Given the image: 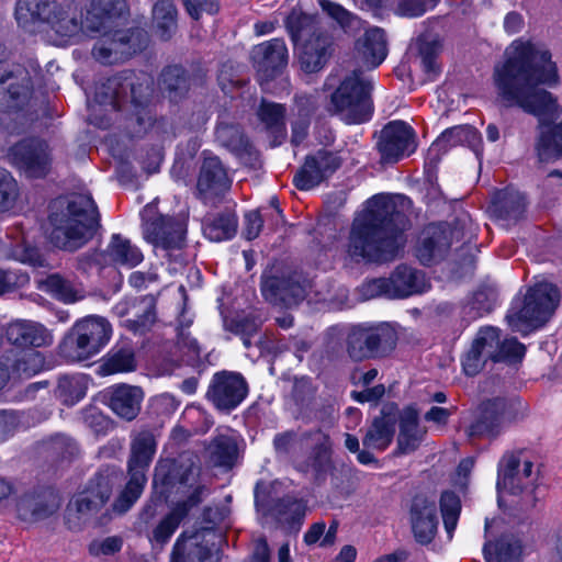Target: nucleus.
<instances>
[{
	"label": "nucleus",
	"mask_w": 562,
	"mask_h": 562,
	"mask_svg": "<svg viewBox=\"0 0 562 562\" xmlns=\"http://www.w3.org/2000/svg\"><path fill=\"white\" fill-rule=\"evenodd\" d=\"M558 69L551 54L530 42L514 41L504 60L494 66L493 82L498 99L506 106H518L538 119L536 151L541 161L562 158V106L541 85L554 86Z\"/></svg>",
	"instance_id": "f257e3e1"
},
{
	"label": "nucleus",
	"mask_w": 562,
	"mask_h": 562,
	"mask_svg": "<svg viewBox=\"0 0 562 562\" xmlns=\"http://www.w3.org/2000/svg\"><path fill=\"white\" fill-rule=\"evenodd\" d=\"M412 201L402 194H376L353 218L347 245L348 255L359 261L393 260L404 247Z\"/></svg>",
	"instance_id": "f03ea898"
},
{
	"label": "nucleus",
	"mask_w": 562,
	"mask_h": 562,
	"mask_svg": "<svg viewBox=\"0 0 562 562\" xmlns=\"http://www.w3.org/2000/svg\"><path fill=\"white\" fill-rule=\"evenodd\" d=\"M151 86V78L130 71L108 78L95 88L94 102L90 106L91 123L106 128L112 121L110 114L117 113L130 102L134 111L127 119V132L134 137L144 135L153 125V115L146 108Z\"/></svg>",
	"instance_id": "7ed1b4c3"
},
{
	"label": "nucleus",
	"mask_w": 562,
	"mask_h": 562,
	"mask_svg": "<svg viewBox=\"0 0 562 562\" xmlns=\"http://www.w3.org/2000/svg\"><path fill=\"white\" fill-rule=\"evenodd\" d=\"M50 241L58 248L75 251L87 244L99 227L98 207L89 194H71L50 205Z\"/></svg>",
	"instance_id": "20e7f679"
},
{
	"label": "nucleus",
	"mask_w": 562,
	"mask_h": 562,
	"mask_svg": "<svg viewBox=\"0 0 562 562\" xmlns=\"http://www.w3.org/2000/svg\"><path fill=\"white\" fill-rule=\"evenodd\" d=\"M14 15L18 25L27 32H34L43 23L65 41L81 37L82 24L77 10L58 0H18Z\"/></svg>",
	"instance_id": "39448f33"
},
{
	"label": "nucleus",
	"mask_w": 562,
	"mask_h": 562,
	"mask_svg": "<svg viewBox=\"0 0 562 562\" xmlns=\"http://www.w3.org/2000/svg\"><path fill=\"white\" fill-rule=\"evenodd\" d=\"M560 299V291L554 284L537 283L527 291L524 300L512 304L506 315L507 323L514 331L521 334L537 329L553 316Z\"/></svg>",
	"instance_id": "423d86ee"
},
{
	"label": "nucleus",
	"mask_w": 562,
	"mask_h": 562,
	"mask_svg": "<svg viewBox=\"0 0 562 562\" xmlns=\"http://www.w3.org/2000/svg\"><path fill=\"white\" fill-rule=\"evenodd\" d=\"M112 334V325L105 317L86 316L74 324L60 346V352L71 362L89 360L110 342Z\"/></svg>",
	"instance_id": "0eeeda50"
},
{
	"label": "nucleus",
	"mask_w": 562,
	"mask_h": 562,
	"mask_svg": "<svg viewBox=\"0 0 562 562\" xmlns=\"http://www.w3.org/2000/svg\"><path fill=\"white\" fill-rule=\"evenodd\" d=\"M372 85L361 70L347 75L331 93L329 111L348 124L368 121L372 113Z\"/></svg>",
	"instance_id": "6e6552de"
},
{
	"label": "nucleus",
	"mask_w": 562,
	"mask_h": 562,
	"mask_svg": "<svg viewBox=\"0 0 562 562\" xmlns=\"http://www.w3.org/2000/svg\"><path fill=\"white\" fill-rule=\"evenodd\" d=\"M117 479L119 473L114 469H101L85 488L70 499L66 509L69 529L79 530L105 506Z\"/></svg>",
	"instance_id": "1a4fd4ad"
},
{
	"label": "nucleus",
	"mask_w": 562,
	"mask_h": 562,
	"mask_svg": "<svg viewBox=\"0 0 562 562\" xmlns=\"http://www.w3.org/2000/svg\"><path fill=\"white\" fill-rule=\"evenodd\" d=\"M156 438L149 430L139 431L132 437L127 462L130 480L114 502V510L119 513L128 510L140 496L147 482L146 472L156 453Z\"/></svg>",
	"instance_id": "9d476101"
},
{
	"label": "nucleus",
	"mask_w": 562,
	"mask_h": 562,
	"mask_svg": "<svg viewBox=\"0 0 562 562\" xmlns=\"http://www.w3.org/2000/svg\"><path fill=\"white\" fill-rule=\"evenodd\" d=\"M7 80V85L0 88V112L12 116L19 126L32 124L40 116L42 102L34 94L30 74L22 69Z\"/></svg>",
	"instance_id": "9b49d317"
},
{
	"label": "nucleus",
	"mask_w": 562,
	"mask_h": 562,
	"mask_svg": "<svg viewBox=\"0 0 562 562\" xmlns=\"http://www.w3.org/2000/svg\"><path fill=\"white\" fill-rule=\"evenodd\" d=\"M147 43L148 34L142 29L119 30L115 27L101 34L92 47L91 55L102 65H114L143 50Z\"/></svg>",
	"instance_id": "f8f14e48"
},
{
	"label": "nucleus",
	"mask_w": 562,
	"mask_h": 562,
	"mask_svg": "<svg viewBox=\"0 0 562 562\" xmlns=\"http://www.w3.org/2000/svg\"><path fill=\"white\" fill-rule=\"evenodd\" d=\"M8 159L12 166L32 179L45 178L53 167L49 144L37 137L24 138L14 144L8 151Z\"/></svg>",
	"instance_id": "ddd939ff"
},
{
	"label": "nucleus",
	"mask_w": 562,
	"mask_h": 562,
	"mask_svg": "<svg viewBox=\"0 0 562 562\" xmlns=\"http://www.w3.org/2000/svg\"><path fill=\"white\" fill-rule=\"evenodd\" d=\"M162 465L156 468L155 482L161 475L164 485H180L191 491L188 498L179 503L175 508L176 512L181 513L182 517H184L192 507L199 505L204 496L209 494L206 485L199 481L200 468L192 461L188 460L173 463L167 473H162Z\"/></svg>",
	"instance_id": "4468645a"
},
{
	"label": "nucleus",
	"mask_w": 562,
	"mask_h": 562,
	"mask_svg": "<svg viewBox=\"0 0 562 562\" xmlns=\"http://www.w3.org/2000/svg\"><path fill=\"white\" fill-rule=\"evenodd\" d=\"M127 12L126 0H90L85 13L79 14L81 36L103 34L115 29Z\"/></svg>",
	"instance_id": "2eb2a0df"
},
{
	"label": "nucleus",
	"mask_w": 562,
	"mask_h": 562,
	"mask_svg": "<svg viewBox=\"0 0 562 562\" xmlns=\"http://www.w3.org/2000/svg\"><path fill=\"white\" fill-rule=\"evenodd\" d=\"M538 480V471L528 459L520 454L507 453L503 457L498 473L497 487L509 494H531Z\"/></svg>",
	"instance_id": "dca6fc26"
},
{
	"label": "nucleus",
	"mask_w": 562,
	"mask_h": 562,
	"mask_svg": "<svg viewBox=\"0 0 562 562\" xmlns=\"http://www.w3.org/2000/svg\"><path fill=\"white\" fill-rule=\"evenodd\" d=\"M261 293L273 305L291 307L305 297V286L296 273L269 271L261 277Z\"/></svg>",
	"instance_id": "f3484780"
},
{
	"label": "nucleus",
	"mask_w": 562,
	"mask_h": 562,
	"mask_svg": "<svg viewBox=\"0 0 562 562\" xmlns=\"http://www.w3.org/2000/svg\"><path fill=\"white\" fill-rule=\"evenodd\" d=\"M248 384L237 372L221 371L213 375L206 397L220 411L235 409L247 396Z\"/></svg>",
	"instance_id": "a211bd4d"
},
{
	"label": "nucleus",
	"mask_w": 562,
	"mask_h": 562,
	"mask_svg": "<svg viewBox=\"0 0 562 562\" xmlns=\"http://www.w3.org/2000/svg\"><path fill=\"white\" fill-rule=\"evenodd\" d=\"M413 128L403 121H392L381 131L376 148L384 164H394L415 150Z\"/></svg>",
	"instance_id": "6ab92c4d"
},
{
	"label": "nucleus",
	"mask_w": 562,
	"mask_h": 562,
	"mask_svg": "<svg viewBox=\"0 0 562 562\" xmlns=\"http://www.w3.org/2000/svg\"><path fill=\"white\" fill-rule=\"evenodd\" d=\"M515 418V403L505 398H493L484 402L480 415L469 427L470 437H496L503 426Z\"/></svg>",
	"instance_id": "aec40b11"
},
{
	"label": "nucleus",
	"mask_w": 562,
	"mask_h": 562,
	"mask_svg": "<svg viewBox=\"0 0 562 562\" xmlns=\"http://www.w3.org/2000/svg\"><path fill=\"white\" fill-rule=\"evenodd\" d=\"M340 158L327 150H318L306 158L304 165L295 173L293 182L300 190H311L340 167Z\"/></svg>",
	"instance_id": "412c9836"
},
{
	"label": "nucleus",
	"mask_w": 562,
	"mask_h": 562,
	"mask_svg": "<svg viewBox=\"0 0 562 562\" xmlns=\"http://www.w3.org/2000/svg\"><path fill=\"white\" fill-rule=\"evenodd\" d=\"M250 57L260 78L269 80L288 65L289 53L282 38H272L254 46Z\"/></svg>",
	"instance_id": "4be33fe9"
},
{
	"label": "nucleus",
	"mask_w": 562,
	"mask_h": 562,
	"mask_svg": "<svg viewBox=\"0 0 562 562\" xmlns=\"http://www.w3.org/2000/svg\"><path fill=\"white\" fill-rule=\"evenodd\" d=\"M398 418V408L394 403L383 405L380 415L375 416L362 438L367 449L384 451L392 443L395 434V424Z\"/></svg>",
	"instance_id": "5701e85b"
},
{
	"label": "nucleus",
	"mask_w": 562,
	"mask_h": 562,
	"mask_svg": "<svg viewBox=\"0 0 562 562\" xmlns=\"http://www.w3.org/2000/svg\"><path fill=\"white\" fill-rule=\"evenodd\" d=\"M452 229L447 224H430L422 233L416 248L418 260L429 266L442 259L452 244Z\"/></svg>",
	"instance_id": "b1692460"
},
{
	"label": "nucleus",
	"mask_w": 562,
	"mask_h": 562,
	"mask_svg": "<svg viewBox=\"0 0 562 562\" xmlns=\"http://www.w3.org/2000/svg\"><path fill=\"white\" fill-rule=\"evenodd\" d=\"M186 224L171 216H159L145 226V238L162 249H179L184 243Z\"/></svg>",
	"instance_id": "393cba45"
},
{
	"label": "nucleus",
	"mask_w": 562,
	"mask_h": 562,
	"mask_svg": "<svg viewBox=\"0 0 562 562\" xmlns=\"http://www.w3.org/2000/svg\"><path fill=\"white\" fill-rule=\"evenodd\" d=\"M411 524L416 541L420 544L430 543L438 527L435 501L420 495L414 497L411 506Z\"/></svg>",
	"instance_id": "a878e982"
},
{
	"label": "nucleus",
	"mask_w": 562,
	"mask_h": 562,
	"mask_svg": "<svg viewBox=\"0 0 562 562\" xmlns=\"http://www.w3.org/2000/svg\"><path fill=\"white\" fill-rule=\"evenodd\" d=\"M7 340L16 347H45L53 342L52 333L41 323L16 319L5 327Z\"/></svg>",
	"instance_id": "bb28decb"
},
{
	"label": "nucleus",
	"mask_w": 562,
	"mask_h": 562,
	"mask_svg": "<svg viewBox=\"0 0 562 562\" xmlns=\"http://www.w3.org/2000/svg\"><path fill=\"white\" fill-rule=\"evenodd\" d=\"M299 45L301 68L307 74L321 70L334 52L333 38L324 31L315 33Z\"/></svg>",
	"instance_id": "cd10ccee"
},
{
	"label": "nucleus",
	"mask_w": 562,
	"mask_h": 562,
	"mask_svg": "<svg viewBox=\"0 0 562 562\" xmlns=\"http://www.w3.org/2000/svg\"><path fill=\"white\" fill-rule=\"evenodd\" d=\"M382 342V335L378 328L353 326L346 337V352L353 361H363L374 358Z\"/></svg>",
	"instance_id": "c85d7f7f"
},
{
	"label": "nucleus",
	"mask_w": 562,
	"mask_h": 562,
	"mask_svg": "<svg viewBox=\"0 0 562 562\" xmlns=\"http://www.w3.org/2000/svg\"><path fill=\"white\" fill-rule=\"evenodd\" d=\"M104 397L113 413L126 420H133L140 411L144 393L138 386L119 384L108 389Z\"/></svg>",
	"instance_id": "c756f323"
},
{
	"label": "nucleus",
	"mask_w": 562,
	"mask_h": 562,
	"mask_svg": "<svg viewBox=\"0 0 562 562\" xmlns=\"http://www.w3.org/2000/svg\"><path fill=\"white\" fill-rule=\"evenodd\" d=\"M196 188L204 199L218 196L231 188V180L217 157L204 158Z\"/></svg>",
	"instance_id": "7c9ffc66"
},
{
	"label": "nucleus",
	"mask_w": 562,
	"mask_h": 562,
	"mask_svg": "<svg viewBox=\"0 0 562 562\" xmlns=\"http://www.w3.org/2000/svg\"><path fill=\"white\" fill-rule=\"evenodd\" d=\"M486 562H521L524 543L513 532L501 535L495 540H486L483 547Z\"/></svg>",
	"instance_id": "2f4dec72"
},
{
	"label": "nucleus",
	"mask_w": 562,
	"mask_h": 562,
	"mask_svg": "<svg viewBox=\"0 0 562 562\" xmlns=\"http://www.w3.org/2000/svg\"><path fill=\"white\" fill-rule=\"evenodd\" d=\"M393 299L407 297L422 293L429 288L423 271L407 266H400L389 278Z\"/></svg>",
	"instance_id": "473e14b6"
},
{
	"label": "nucleus",
	"mask_w": 562,
	"mask_h": 562,
	"mask_svg": "<svg viewBox=\"0 0 562 562\" xmlns=\"http://www.w3.org/2000/svg\"><path fill=\"white\" fill-rule=\"evenodd\" d=\"M357 48L363 63L368 67H378L387 55V42L384 31L380 27L367 30L363 36L358 41Z\"/></svg>",
	"instance_id": "72a5a7b5"
},
{
	"label": "nucleus",
	"mask_w": 562,
	"mask_h": 562,
	"mask_svg": "<svg viewBox=\"0 0 562 562\" xmlns=\"http://www.w3.org/2000/svg\"><path fill=\"white\" fill-rule=\"evenodd\" d=\"M156 300L154 296H143L139 300H135L130 304L128 308H120L116 306L117 314L123 316L130 311L134 313V318L125 321V326L134 333L144 334L156 322Z\"/></svg>",
	"instance_id": "f704fd0d"
},
{
	"label": "nucleus",
	"mask_w": 562,
	"mask_h": 562,
	"mask_svg": "<svg viewBox=\"0 0 562 562\" xmlns=\"http://www.w3.org/2000/svg\"><path fill=\"white\" fill-rule=\"evenodd\" d=\"M425 430L419 426L417 411L408 406L400 415V434L397 436V448L401 453H409L418 448Z\"/></svg>",
	"instance_id": "c9c22d12"
},
{
	"label": "nucleus",
	"mask_w": 562,
	"mask_h": 562,
	"mask_svg": "<svg viewBox=\"0 0 562 562\" xmlns=\"http://www.w3.org/2000/svg\"><path fill=\"white\" fill-rule=\"evenodd\" d=\"M137 361L134 348L131 344L114 346L101 360L99 373L111 375L116 373L133 372L136 370Z\"/></svg>",
	"instance_id": "e433bc0d"
},
{
	"label": "nucleus",
	"mask_w": 562,
	"mask_h": 562,
	"mask_svg": "<svg viewBox=\"0 0 562 562\" xmlns=\"http://www.w3.org/2000/svg\"><path fill=\"white\" fill-rule=\"evenodd\" d=\"M103 256L104 262L128 268L137 266L144 259L142 251L119 234L112 236Z\"/></svg>",
	"instance_id": "4c0bfd02"
},
{
	"label": "nucleus",
	"mask_w": 562,
	"mask_h": 562,
	"mask_svg": "<svg viewBox=\"0 0 562 562\" xmlns=\"http://www.w3.org/2000/svg\"><path fill=\"white\" fill-rule=\"evenodd\" d=\"M458 145H467L477 150L481 145V135L471 125H459L447 128L432 144L431 150H448Z\"/></svg>",
	"instance_id": "58836bf2"
},
{
	"label": "nucleus",
	"mask_w": 562,
	"mask_h": 562,
	"mask_svg": "<svg viewBox=\"0 0 562 562\" xmlns=\"http://www.w3.org/2000/svg\"><path fill=\"white\" fill-rule=\"evenodd\" d=\"M525 207V196L512 189L497 192L493 201V213L504 221H518L522 217Z\"/></svg>",
	"instance_id": "ea45409f"
},
{
	"label": "nucleus",
	"mask_w": 562,
	"mask_h": 562,
	"mask_svg": "<svg viewBox=\"0 0 562 562\" xmlns=\"http://www.w3.org/2000/svg\"><path fill=\"white\" fill-rule=\"evenodd\" d=\"M210 535V531L203 530L190 537L189 543L181 542L178 540L173 547L172 562H179L184 551H188V562H216V558L213 552V548L209 543H202L200 540H204L205 535Z\"/></svg>",
	"instance_id": "a19ab883"
},
{
	"label": "nucleus",
	"mask_w": 562,
	"mask_h": 562,
	"mask_svg": "<svg viewBox=\"0 0 562 562\" xmlns=\"http://www.w3.org/2000/svg\"><path fill=\"white\" fill-rule=\"evenodd\" d=\"M206 453L213 465L232 468L238 456L237 442L229 435L218 434L207 445Z\"/></svg>",
	"instance_id": "79ce46f5"
},
{
	"label": "nucleus",
	"mask_w": 562,
	"mask_h": 562,
	"mask_svg": "<svg viewBox=\"0 0 562 562\" xmlns=\"http://www.w3.org/2000/svg\"><path fill=\"white\" fill-rule=\"evenodd\" d=\"M155 33L162 41H168L177 31V9L170 0H159L153 8Z\"/></svg>",
	"instance_id": "37998d69"
},
{
	"label": "nucleus",
	"mask_w": 562,
	"mask_h": 562,
	"mask_svg": "<svg viewBox=\"0 0 562 562\" xmlns=\"http://www.w3.org/2000/svg\"><path fill=\"white\" fill-rule=\"evenodd\" d=\"M237 231V217L232 212L205 217L203 224L204 235L213 241H222L232 238Z\"/></svg>",
	"instance_id": "c03bdc74"
},
{
	"label": "nucleus",
	"mask_w": 562,
	"mask_h": 562,
	"mask_svg": "<svg viewBox=\"0 0 562 562\" xmlns=\"http://www.w3.org/2000/svg\"><path fill=\"white\" fill-rule=\"evenodd\" d=\"M285 26L295 45L322 31L312 15L296 9H293L288 15Z\"/></svg>",
	"instance_id": "a18cd8bd"
},
{
	"label": "nucleus",
	"mask_w": 562,
	"mask_h": 562,
	"mask_svg": "<svg viewBox=\"0 0 562 562\" xmlns=\"http://www.w3.org/2000/svg\"><path fill=\"white\" fill-rule=\"evenodd\" d=\"M270 512L280 524L295 526L301 525L306 513V506L302 501L285 496L278 499Z\"/></svg>",
	"instance_id": "49530a36"
},
{
	"label": "nucleus",
	"mask_w": 562,
	"mask_h": 562,
	"mask_svg": "<svg viewBox=\"0 0 562 562\" xmlns=\"http://www.w3.org/2000/svg\"><path fill=\"white\" fill-rule=\"evenodd\" d=\"M161 87L171 101L183 98L190 89L187 71L180 66H169L161 74Z\"/></svg>",
	"instance_id": "de8ad7c7"
},
{
	"label": "nucleus",
	"mask_w": 562,
	"mask_h": 562,
	"mask_svg": "<svg viewBox=\"0 0 562 562\" xmlns=\"http://www.w3.org/2000/svg\"><path fill=\"white\" fill-rule=\"evenodd\" d=\"M215 136L222 146L236 154L247 150L248 139L237 124L220 122L215 130Z\"/></svg>",
	"instance_id": "09e8293b"
},
{
	"label": "nucleus",
	"mask_w": 562,
	"mask_h": 562,
	"mask_svg": "<svg viewBox=\"0 0 562 562\" xmlns=\"http://www.w3.org/2000/svg\"><path fill=\"white\" fill-rule=\"evenodd\" d=\"M87 391V379L82 375H65L58 380L57 393L67 405L79 402Z\"/></svg>",
	"instance_id": "8fccbe9b"
},
{
	"label": "nucleus",
	"mask_w": 562,
	"mask_h": 562,
	"mask_svg": "<svg viewBox=\"0 0 562 562\" xmlns=\"http://www.w3.org/2000/svg\"><path fill=\"white\" fill-rule=\"evenodd\" d=\"M310 438L308 432L302 435H297L294 431L280 432L273 438V448L280 457H293L302 448L308 446Z\"/></svg>",
	"instance_id": "3c124183"
},
{
	"label": "nucleus",
	"mask_w": 562,
	"mask_h": 562,
	"mask_svg": "<svg viewBox=\"0 0 562 562\" xmlns=\"http://www.w3.org/2000/svg\"><path fill=\"white\" fill-rule=\"evenodd\" d=\"M412 49L417 50L422 66L426 72H438L439 66L437 64V57L440 50V44L437 40L422 35L412 45Z\"/></svg>",
	"instance_id": "603ef678"
},
{
	"label": "nucleus",
	"mask_w": 562,
	"mask_h": 562,
	"mask_svg": "<svg viewBox=\"0 0 562 562\" xmlns=\"http://www.w3.org/2000/svg\"><path fill=\"white\" fill-rule=\"evenodd\" d=\"M308 436H311L308 446H313L311 453V465L316 471H323L327 468L330 460V439L321 430L308 432Z\"/></svg>",
	"instance_id": "864d4df0"
},
{
	"label": "nucleus",
	"mask_w": 562,
	"mask_h": 562,
	"mask_svg": "<svg viewBox=\"0 0 562 562\" xmlns=\"http://www.w3.org/2000/svg\"><path fill=\"white\" fill-rule=\"evenodd\" d=\"M257 115L267 130L278 132L284 128L285 108L280 103L262 100Z\"/></svg>",
	"instance_id": "5fc2aeb1"
},
{
	"label": "nucleus",
	"mask_w": 562,
	"mask_h": 562,
	"mask_svg": "<svg viewBox=\"0 0 562 562\" xmlns=\"http://www.w3.org/2000/svg\"><path fill=\"white\" fill-rule=\"evenodd\" d=\"M49 501L42 498L24 497L19 503V510L26 515L29 512L35 519L52 515L59 507V503L53 494H49Z\"/></svg>",
	"instance_id": "6e6d98bb"
},
{
	"label": "nucleus",
	"mask_w": 562,
	"mask_h": 562,
	"mask_svg": "<svg viewBox=\"0 0 562 562\" xmlns=\"http://www.w3.org/2000/svg\"><path fill=\"white\" fill-rule=\"evenodd\" d=\"M45 284L52 294L65 303H74L83 297L69 280L59 274L49 276Z\"/></svg>",
	"instance_id": "4d7b16f0"
},
{
	"label": "nucleus",
	"mask_w": 562,
	"mask_h": 562,
	"mask_svg": "<svg viewBox=\"0 0 562 562\" xmlns=\"http://www.w3.org/2000/svg\"><path fill=\"white\" fill-rule=\"evenodd\" d=\"M44 357L35 350L26 351L13 362L10 361L11 368L20 378H30L38 373L44 368Z\"/></svg>",
	"instance_id": "13d9d810"
},
{
	"label": "nucleus",
	"mask_w": 562,
	"mask_h": 562,
	"mask_svg": "<svg viewBox=\"0 0 562 562\" xmlns=\"http://www.w3.org/2000/svg\"><path fill=\"white\" fill-rule=\"evenodd\" d=\"M499 329L488 326L479 330L472 345L487 359L495 361L499 348Z\"/></svg>",
	"instance_id": "bf43d9fd"
},
{
	"label": "nucleus",
	"mask_w": 562,
	"mask_h": 562,
	"mask_svg": "<svg viewBox=\"0 0 562 562\" xmlns=\"http://www.w3.org/2000/svg\"><path fill=\"white\" fill-rule=\"evenodd\" d=\"M440 509L445 528L448 533H451L457 526L461 510L459 497L453 492H443L440 497Z\"/></svg>",
	"instance_id": "052dcab7"
},
{
	"label": "nucleus",
	"mask_w": 562,
	"mask_h": 562,
	"mask_svg": "<svg viewBox=\"0 0 562 562\" xmlns=\"http://www.w3.org/2000/svg\"><path fill=\"white\" fill-rule=\"evenodd\" d=\"M182 519L183 517L181 516V513L173 509L154 529L150 541L160 547L166 544L179 527Z\"/></svg>",
	"instance_id": "680f3d73"
},
{
	"label": "nucleus",
	"mask_w": 562,
	"mask_h": 562,
	"mask_svg": "<svg viewBox=\"0 0 562 562\" xmlns=\"http://www.w3.org/2000/svg\"><path fill=\"white\" fill-rule=\"evenodd\" d=\"M496 303V292L491 288H482L474 292L468 307L473 311L472 317L490 313Z\"/></svg>",
	"instance_id": "e2e57ef3"
},
{
	"label": "nucleus",
	"mask_w": 562,
	"mask_h": 562,
	"mask_svg": "<svg viewBox=\"0 0 562 562\" xmlns=\"http://www.w3.org/2000/svg\"><path fill=\"white\" fill-rule=\"evenodd\" d=\"M260 324L255 316H238L227 323V328L232 333L243 336L244 345L248 348L250 346L249 338L257 333Z\"/></svg>",
	"instance_id": "0e129e2a"
},
{
	"label": "nucleus",
	"mask_w": 562,
	"mask_h": 562,
	"mask_svg": "<svg viewBox=\"0 0 562 562\" xmlns=\"http://www.w3.org/2000/svg\"><path fill=\"white\" fill-rule=\"evenodd\" d=\"M18 195V184L5 169H0V211H7Z\"/></svg>",
	"instance_id": "69168bd1"
},
{
	"label": "nucleus",
	"mask_w": 562,
	"mask_h": 562,
	"mask_svg": "<svg viewBox=\"0 0 562 562\" xmlns=\"http://www.w3.org/2000/svg\"><path fill=\"white\" fill-rule=\"evenodd\" d=\"M496 353L497 361H517L525 356L526 348L516 338L499 340V348Z\"/></svg>",
	"instance_id": "338daca9"
},
{
	"label": "nucleus",
	"mask_w": 562,
	"mask_h": 562,
	"mask_svg": "<svg viewBox=\"0 0 562 562\" xmlns=\"http://www.w3.org/2000/svg\"><path fill=\"white\" fill-rule=\"evenodd\" d=\"M121 537L112 536L104 539H95L89 544V553L93 557L113 555L122 549Z\"/></svg>",
	"instance_id": "774afa93"
}]
</instances>
